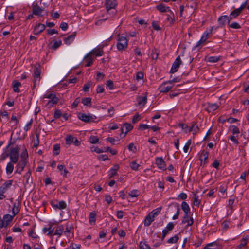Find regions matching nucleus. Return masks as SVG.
Masks as SVG:
<instances>
[{
  "instance_id": "f257e3e1",
  "label": "nucleus",
  "mask_w": 249,
  "mask_h": 249,
  "mask_svg": "<svg viewBox=\"0 0 249 249\" xmlns=\"http://www.w3.org/2000/svg\"><path fill=\"white\" fill-rule=\"evenodd\" d=\"M19 150L20 148L18 145H16L15 147L10 149L9 157H10V161L13 163H17L18 160Z\"/></svg>"
},
{
  "instance_id": "f03ea898",
  "label": "nucleus",
  "mask_w": 249,
  "mask_h": 249,
  "mask_svg": "<svg viewBox=\"0 0 249 249\" xmlns=\"http://www.w3.org/2000/svg\"><path fill=\"white\" fill-rule=\"evenodd\" d=\"M117 41V48L119 51H122L127 48L128 41L126 37L122 36H120Z\"/></svg>"
},
{
  "instance_id": "7ed1b4c3",
  "label": "nucleus",
  "mask_w": 249,
  "mask_h": 249,
  "mask_svg": "<svg viewBox=\"0 0 249 249\" xmlns=\"http://www.w3.org/2000/svg\"><path fill=\"white\" fill-rule=\"evenodd\" d=\"M78 118L81 121L85 123H89L95 122L97 117L93 115H86L85 113H79L78 114Z\"/></svg>"
},
{
  "instance_id": "20e7f679",
  "label": "nucleus",
  "mask_w": 249,
  "mask_h": 249,
  "mask_svg": "<svg viewBox=\"0 0 249 249\" xmlns=\"http://www.w3.org/2000/svg\"><path fill=\"white\" fill-rule=\"evenodd\" d=\"M66 144L70 145L73 143L75 146H78L80 145L81 142L78 139L71 135H67L65 138Z\"/></svg>"
},
{
  "instance_id": "39448f33",
  "label": "nucleus",
  "mask_w": 249,
  "mask_h": 249,
  "mask_svg": "<svg viewBox=\"0 0 249 249\" xmlns=\"http://www.w3.org/2000/svg\"><path fill=\"white\" fill-rule=\"evenodd\" d=\"M51 204L53 208L60 210L64 209L67 207V204L63 200H61L59 202L57 200L53 201L51 202Z\"/></svg>"
},
{
  "instance_id": "423d86ee",
  "label": "nucleus",
  "mask_w": 249,
  "mask_h": 249,
  "mask_svg": "<svg viewBox=\"0 0 249 249\" xmlns=\"http://www.w3.org/2000/svg\"><path fill=\"white\" fill-rule=\"evenodd\" d=\"M213 28L211 27L210 29H207L203 33L200 40V43L205 42L207 39L210 38L213 34Z\"/></svg>"
},
{
  "instance_id": "0eeeda50",
  "label": "nucleus",
  "mask_w": 249,
  "mask_h": 249,
  "mask_svg": "<svg viewBox=\"0 0 249 249\" xmlns=\"http://www.w3.org/2000/svg\"><path fill=\"white\" fill-rule=\"evenodd\" d=\"M105 5L107 12L109 13L110 10L115 9L117 5V1L116 0H106Z\"/></svg>"
},
{
  "instance_id": "6e6552de",
  "label": "nucleus",
  "mask_w": 249,
  "mask_h": 249,
  "mask_svg": "<svg viewBox=\"0 0 249 249\" xmlns=\"http://www.w3.org/2000/svg\"><path fill=\"white\" fill-rule=\"evenodd\" d=\"M181 63V61L180 56H178L175 59V61L172 64V67L170 70V73H173L176 72L178 70Z\"/></svg>"
},
{
  "instance_id": "1a4fd4ad",
  "label": "nucleus",
  "mask_w": 249,
  "mask_h": 249,
  "mask_svg": "<svg viewBox=\"0 0 249 249\" xmlns=\"http://www.w3.org/2000/svg\"><path fill=\"white\" fill-rule=\"evenodd\" d=\"M209 152L208 151L203 150L200 153L199 160L201 161V165L204 166L207 162Z\"/></svg>"
},
{
  "instance_id": "9d476101",
  "label": "nucleus",
  "mask_w": 249,
  "mask_h": 249,
  "mask_svg": "<svg viewBox=\"0 0 249 249\" xmlns=\"http://www.w3.org/2000/svg\"><path fill=\"white\" fill-rule=\"evenodd\" d=\"M231 18L229 16L224 15L220 16L218 19V23L220 27L225 26L227 23H229Z\"/></svg>"
},
{
  "instance_id": "9b49d317",
  "label": "nucleus",
  "mask_w": 249,
  "mask_h": 249,
  "mask_svg": "<svg viewBox=\"0 0 249 249\" xmlns=\"http://www.w3.org/2000/svg\"><path fill=\"white\" fill-rule=\"evenodd\" d=\"M174 227V225L172 222L169 223L167 226L165 227L164 229L162 231V237H161V241H163L165 237L167 234L168 232L173 229Z\"/></svg>"
},
{
  "instance_id": "f8f14e48",
  "label": "nucleus",
  "mask_w": 249,
  "mask_h": 249,
  "mask_svg": "<svg viewBox=\"0 0 249 249\" xmlns=\"http://www.w3.org/2000/svg\"><path fill=\"white\" fill-rule=\"evenodd\" d=\"M27 161H24V160H20V162L18 163L16 165L17 170L15 173L21 174L22 171L24 170Z\"/></svg>"
},
{
  "instance_id": "ddd939ff",
  "label": "nucleus",
  "mask_w": 249,
  "mask_h": 249,
  "mask_svg": "<svg viewBox=\"0 0 249 249\" xmlns=\"http://www.w3.org/2000/svg\"><path fill=\"white\" fill-rule=\"evenodd\" d=\"M156 164L159 169L163 170L166 169L165 163L162 158H157L156 160Z\"/></svg>"
},
{
  "instance_id": "4468645a",
  "label": "nucleus",
  "mask_w": 249,
  "mask_h": 249,
  "mask_svg": "<svg viewBox=\"0 0 249 249\" xmlns=\"http://www.w3.org/2000/svg\"><path fill=\"white\" fill-rule=\"evenodd\" d=\"M32 8L33 14L38 16H41V13L44 11L43 9L40 8L37 4L35 5L33 4Z\"/></svg>"
},
{
  "instance_id": "2eb2a0df",
  "label": "nucleus",
  "mask_w": 249,
  "mask_h": 249,
  "mask_svg": "<svg viewBox=\"0 0 249 249\" xmlns=\"http://www.w3.org/2000/svg\"><path fill=\"white\" fill-rule=\"evenodd\" d=\"M45 29V26L44 24L41 23H38L37 24L34 30V34L35 35H38L40 33L42 32Z\"/></svg>"
},
{
  "instance_id": "dca6fc26",
  "label": "nucleus",
  "mask_w": 249,
  "mask_h": 249,
  "mask_svg": "<svg viewBox=\"0 0 249 249\" xmlns=\"http://www.w3.org/2000/svg\"><path fill=\"white\" fill-rule=\"evenodd\" d=\"M169 83L167 81L164 82L160 86L159 89L160 92L166 93L169 91L171 89V87H167L166 85L168 84Z\"/></svg>"
},
{
  "instance_id": "f3484780",
  "label": "nucleus",
  "mask_w": 249,
  "mask_h": 249,
  "mask_svg": "<svg viewBox=\"0 0 249 249\" xmlns=\"http://www.w3.org/2000/svg\"><path fill=\"white\" fill-rule=\"evenodd\" d=\"M57 169L61 172L60 174L64 178L68 177V174H69V172L66 169L64 165H63V164L58 165L57 166Z\"/></svg>"
},
{
  "instance_id": "a211bd4d",
  "label": "nucleus",
  "mask_w": 249,
  "mask_h": 249,
  "mask_svg": "<svg viewBox=\"0 0 249 249\" xmlns=\"http://www.w3.org/2000/svg\"><path fill=\"white\" fill-rule=\"evenodd\" d=\"M84 63H85L86 67H89L93 63V59L92 58V55L89 53L87 54L84 57Z\"/></svg>"
},
{
  "instance_id": "6ab92c4d",
  "label": "nucleus",
  "mask_w": 249,
  "mask_h": 249,
  "mask_svg": "<svg viewBox=\"0 0 249 249\" xmlns=\"http://www.w3.org/2000/svg\"><path fill=\"white\" fill-rule=\"evenodd\" d=\"M220 245L216 242H213L208 244L203 249H220Z\"/></svg>"
},
{
  "instance_id": "aec40b11",
  "label": "nucleus",
  "mask_w": 249,
  "mask_h": 249,
  "mask_svg": "<svg viewBox=\"0 0 249 249\" xmlns=\"http://www.w3.org/2000/svg\"><path fill=\"white\" fill-rule=\"evenodd\" d=\"M59 98L57 97L56 95L53 96L52 98L50 99L48 101L47 106L48 107L50 108L53 106L54 105L56 104L59 101Z\"/></svg>"
},
{
  "instance_id": "412c9836",
  "label": "nucleus",
  "mask_w": 249,
  "mask_h": 249,
  "mask_svg": "<svg viewBox=\"0 0 249 249\" xmlns=\"http://www.w3.org/2000/svg\"><path fill=\"white\" fill-rule=\"evenodd\" d=\"M76 32L72 33V34L64 39V43L67 45H70L76 35Z\"/></svg>"
},
{
  "instance_id": "4be33fe9",
  "label": "nucleus",
  "mask_w": 249,
  "mask_h": 249,
  "mask_svg": "<svg viewBox=\"0 0 249 249\" xmlns=\"http://www.w3.org/2000/svg\"><path fill=\"white\" fill-rule=\"evenodd\" d=\"M12 86L13 88V91L15 92L19 93L20 92V90L19 89V88L21 87V83L18 80H14L12 82Z\"/></svg>"
},
{
  "instance_id": "5701e85b",
  "label": "nucleus",
  "mask_w": 249,
  "mask_h": 249,
  "mask_svg": "<svg viewBox=\"0 0 249 249\" xmlns=\"http://www.w3.org/2000/svg\"><path fill=\"white\" fill-rule=\"evenodd\" d=\"M41 70L39 67L36 66L34 69V79L35 81L40 80Z\"/></svg>"
},
{
  "instance_id": "b1692460",
  "label": "nucleus",
  "mask_w": 249,
  "mask_h": 249,
  "mask_svg": "<svg viewBox=\"0 0 249 249\" xmlns=\"http://www.w3.org/2000/svg\"><path fill=\"white\" fill-rule=\"evenodd\" d=\"M154 220V218L153 216H152L150 213H149L145 217L144 221V225L145 226H149L150 225L151 223Z\"/></svg>"
},
{
  "instance_id": "393cba45",
  "label": "nucleus",
  "mask_w": 249,
  "mask_h": 249,
  "mask_svg": "<svg viewBox=\"0 0 249 249\" xmlns=\"http://www.w3.org/2000/svg\"><path fill=\"white\" fill-rule=\"evenodd\" d=\"M189 133L190 134L192 133V134L194 135L196 133H197L199 131V128L197 125H196V124L193 123L191 124V126L189 127L188 129Z\"/></svg>"
},
{
  "instance_id": "a878e982",
  "label": "nucleus",
  "mask_w": 249,
  "mask_h": 249,
  "mask_svg": "<svg viewBox=\"0 0 249 249\" xmlns=\"http://www.w3.org/2000/svg\"><path fill=\"white\" fill-rule=\"evenodd\" d=\"M219 106L216 103H208L207 107V110L212 112L218 108Z\"/></svg>"
},
{
  "instance_id": "bb28decb",
  "label": "nucleus",
  "mask_w": 249,
  "mask_h": 249,
  "mask_svg": "<svg viewBox=\"0 0 249 249\" xmlns=\"http://www.w3.org/2000/svg\"><path fill=\"white\" fill-rule=\"evenodd\" d=\"M248 238V236H246L245 238H243L240 240V243L236 247L235 249H242L247 244V240Z\"/></svg>"
},
{
  "instance_id": "cd10ccee",
  "label": "nucleus",
  "mask_w": 249,
  "mask_h": 249,
  "mask_svg": "<svg viewBox=\"0 0 249 249\" xmlns=\"http://www.w3.org/2000/svg\"><path fill=\"white\" fill-rule=\"evenodd\" d=\"M91 55H95L96 56H100L103 55V50L101 48L95 49L89 53Z\"/></svg>"
},
{
  "instance_id": "c85d7f7f",
  "label": "nucleus",
  "mask_w": 249,
  "mask_h": 249,
  "mask_svg": "<svg viewBox=\"0 0 249 249\" xmlns=\"http://www.w3.org/2000/svg\"><path fill=\"white\" fill-rule=\"evenodd\" d=\"M20 203L18 201L17 202H15L14 203L13 208L12 209V213L13 216H15L19 213L20 211Z\"/></svg>"
},
{
  "instance_id": "c756f323",
  "label": "nucleus",
  "mask_w": 249,
  "mask_h": 249,
  "mask_svg": "<svg viewBox=\"0 0 249 249\" xmlns=\"http://www.w3.org/2000/svg\"><path fill=\"white\" fill-rule=\"evenodd\" d=\"M13 183L12 180H10L6 181L5 182H4L3 185L0 187V189L3 191L5 192L6 191L8 188L10 187V186L12 185V184Z\"/></svg>"
},
{
  "instance_id": "7c9ffc66",
  "label": "nucleus",
  "mask_w": 249,
  "mask_h": 249,
  "mask_svg": "<svg viewBox=\"0 0 249 249\" xmlns=\"http://www.w3.org/2000/svg\"><path fill=\"white\" fill-rule=\"evenodd\" d=\"M181 207L185 213V215L182 220V223H185L187 222V203L185 201H183L181 204Z\"/></svg>"
},
{
  "instance_id": "2f4dec72",
  "label": "nucleus",
  "mask_w": 249,
  "mask_h": 249,
  "mask_svg": "<svg viewBox=\"0 0 249 249\" xmlns=\"http://www.w3.org/2000/svg\"><path fill=\"white\" fill-rule=\"evenodd\" d=\"M138 105H142L144 106L147 102V93H145V95L143 97L139 96L137 99Z\"/></svg>"
},
{
  "instance_id": "473e14b6",
  "label": "nucleus",
  "mask_w": 249,
  "mask_h": 249,
  "mask_svg": "<svg viewBox=\"0 0 249 249\" xmlns=\"http://www.w3.org/2000/svg\"><path fill=\"white\" fill-rule=\"evenodd\" d=\"M133 126L131 124H130L129 123H126L124 124L123 127L122 128V129H121L122 132V133L123 132L124 129L125 128V134H126L128 132H129L130 130H131L133 129Z\"/></svg>"
},
{
  "instance_id": "72a5a7b5",
  "label": "nucleus",
  "mask_w": 249,
  "mask_h": 249,
  "mask_svg": "<svg viewBox=\"0 0 249 249\" xmlns=\"http://www.w3.org/2000/svg\"><path fill=\"white\" fill-rule=\"evenodd\" d=\"M14 164L11 161L8 162L6 167V171L7 175L11 174L14 170Z\"/></svg>"
},
{
  "instance_id": "f704fd0d",
  "label": "nucleus",
  "mask_w": 249,
  "mask_h": 249,
  "mask_svg": "<svg viewBox=\"0 0 249 249\" xmlns=\"http://www.w3.org/2000/svg\"><path fill=\"white\" fill-rule=\"evenodd\" d=\"M241 12L242 11L239 8L236 9L231 13L229 17L231 19H232L239 15Z\"/></svg>"
},
{
  "instance_id": "c9c22d12",
  "label": "nucleus",
  "mask_w": 249,
  "mask_h": 249,
  "mask_svg": "<svg viewBox=\"0 0 249 249\" xmlns=\"http://www.w3.org/2000/svg\"><path fill=\"white\" fill-rule=\"evenodd\" d=\"M172 207H174V209L177 210L176 214L173 216V219L175 220L178 218L179 215V212L180 210L179 206L178 204L175 203L172 205Z\"/></svg>"
},
{
  "instance_id": "e433bc0d",
  "label": "nucleus",
  "mask_w": 249,
  "mask_h": 249,
  "mask_svg": "<svg viewBox=\"0 0 249 249\" xmlns=\"http://www.w3.org/2000/svg\"><path fill=\"white\" fill-rule=\"evenodd\" d=\"M219 57L217 56H207L205 57V61L211 63H215L219 60Z\"/></svg>"
},
{
  "instance_id": "4c0bfd02",
  "label": "nucleus",
  "mask_w": 249,
  "mask_h": 249,
  "mask_svg": "<svg viewBox=\"0 0 249 249\" xmlns=\"http://www.w3.org/2000/svg\"><path fill=\"white\" fill-rule=\"evenodd\" d=\"M64 230V227L63 225H59L57 227L56 230L55 231L53 235H57L59 236V237H60L61 235H62Z\"/></svg>"
},
{
  "instance_id": "58836bf2",
  "label": "nucleus",
  "mask_w": 249,
  "mask_h": 249,
  "mask_svg": "<svg viewBox=\"0 0 249 249\" xmlns=\"http://www.w3.org/2000/svg\"><path fill=\"white\" fill-rule=\"evenodd\" d=\"M81 102L84 106H87L89 107L91 106V99L89 97L82 98Z\"/></svg>"
},
{
  "instance_id": "ea45409f",
  "label": "nucleus",
  "mask_w": 249,
  "mask_h": 249,
  "mask_svg": "<svg viewBox=\"0 0 249 249\" xmlns=\"http://www.w3.org/2000/svg\"><path fill=\"white\" fill-rule=\"evenodd\" d=\"M96 213L95 212L90 213L89 217V222L90 224H94L96 221Z\"/></svg>"
},
{
  "instance_id": "a19ab883",
  "label": "nucleus",
  "mask_w": 249,
  "mask_h": 249,
  "mask_svg": "<svg viewBox=\"0 0 249 249\" xmlns=\"http://www.w3.org/2000/svg\"><path fill=\"white\" fill-rule=\"evenodd\" d=\"M14 216L13 215L12 216L8 214L4 216L3 220L5 223V227H7L9 222L12 221Z\"/></svg>"
},
{
  "instance_id": "79ce46f5",
  "label": "nucleus",
  "mask_w": 249,
  "mask_h": 249,
  "mask_svg": "<svg viewBox=\"0 0 249 249\" xmlns=\"http://www.w3.org/2000/svg\"><path fill=\"white\" fill-rule=\"evenodd\" d=\"M157 9L160 12H165L167 9H169V7H165L163 4H160L157 6Z\"/></svg>"
},
{
  "instance_id": "37998d69",
  "label": "nucleus",
  "mask_w": 249,
  "mask_h": 249,
  "mask_svg": "<svg viewBox=\"0 0 249 249\" xmlns=\"http://www.w3.org/2000/svg\"><path fill=\"white\" fill-rule=\"evenodd\" d=\"M192 199L193 200L194 204L196 206L198 205L200 203V201L198 199V196L195 193L192 192Z\"/></svg>"
},
{
  "instance_id": "c03bdc74",
  "label": "nucleus",
  "mask_w": 249,
  "mask_h": 249,
  "mask_svg": "<svg viewBox=\"0 0 249 249\" xmlns=\"http://www.w3.org/2000/svg\"><path fill=\"white\" fill-rule=\"evenodd\" d=\"M92 84H93V83L91 81H88L86 84H85L84 85V86L83 87V89H82L83 90L84 92L89 91V89L90 87L91 86V85H92Z\"/></svg>"
},
{
  "instance_id": "a18cd8bd",
  "label": "nucleus",
  "mask_w": 249,
  "mask_h": 249,
  "mask_svg": "<svg viewBox=\"0 0 249 249\" xmlns=\"http://www.w3.org/2000/svg\"><path fill=\"white\" fill-rule=\"evenodd\" d=\"M230 128L231 131L233 134V135L240 133L239 129L237 127V126L233 125L230 126Z\"/></svg>"
},
{
  "instance_id": "49530a36",
  "label": "nucleus",
  "mask_w": 249,
  "mask_h": 249,
  "mask_svg": "<svg viewBox=\"0 0 249 249\" xmlns=\"http://www.w3.org/2000/svg\"><path fill=\"white\" fill-rule=\"evenodd\" d=\"M60 145L59 144H55L53 145V155L56 156L60 153Z\"/></svg>"
},
{
  "instance_id": "de8ad7c7",
  "label": "nucleus",
  "mask_w": 249,
  "mask_h": 249,
  "mask_svg": "<svg viewBox=\"0 0 249 249\" xmlns=\"http://www.w3.org/2000/svg\"><path fill=\"white\" fill-rule=\"evenodd\" d=\"M161 208L159 207L155 210H153L151 213H149L152 215L153 216V217L155 218L156 216L158 215L159 213L161 211Z\"/></svg>"
},
{
  "instance_id": "09e8293b",
  "label": "nucleus",
  "mask_w": 249,
  "mask_h": 249,
  "mask_svg": "<svg viewBox=\"0 0 249 249\" xmlns=\"http://www.w3.org/2000/svg\"><path fill=\"white\" fill-rule=\"evenodd\" d=\"M179 238L177 235H175L174 236L171 237L167 240V243L169 244L175 243L177 242Z\"/></svg>"
},
{
  "instance_id": "8fccbe9b",
  "label": "nucleus",
  "mask_w": 249,
  "mask_h": 249,
  "mask_svg": "<svg viewBox=\"0 0 249 249\" xmlns=\"http://www.w3.org/2000/svg\"><path fill=\"white\" fill-rule=\"evenodd\" d=\"M20 157L21 160H24V161H27V159L28 158V154L26 149L22 152Z\"/></svg>"
},
{
  "instance_id": "3c124183",
  "label": "nucleus",
  "mask_w": 249,
  "mask_h": 249,
  "mask_svg": "<svg viewBox=\"0 0 249 249\" xmlns=\"http://www.w3.org/2000/svg\"><path fill=\"white\" fill-rule=\"evenodd\" d=\"M99 138L96 136H91L89 137V142L90 143L95 144L98 142Z\"/></svg>"
},
{
  "instance_id": "603ef678",
  "label": "nucleus",
  "mask_w": 249,
  "mask_h": 249,
  "mask_svg": "<svg viewBox=\"0 0 249 249\" xmlns=\"http://www.w3.org/2000/svg\"><path fill=\"white\" fill-rule=\"evenodd\" d=\"M62 45V41L59 40V41H56L53 43V44L52 46V48L56 50L58 48H59L61 45Z\"/></svg>"
},
{
  "instance_id": "864d4df0",
  "label": "nucleus",
  "mask_w": 249,
  "mask_h": 249,
  "mask_svg": "<svg viewBox=\"0 0 249 249\" xmlns=\"http://www.w3.org/2000/svg\"><path fill=\"white\" fill-rule=\"evenodd\" d=\"M140 249H151L150 247L144 242H141L139 244Z\"/></svg>"
},
{
  "instance_id": "5fc2aeb1",
  "label": "nucleus",
  "mask_w": 249,
  "mask_h": 249,
  "mask_svg": "<svg viewBox=\"0 0 249 249\" xmlns=\"http://www.w3.org/2000/svg\"><path fill=\"white\" fill-rule=\"evenodd\" d=\"M130 167L134 170H138L140 165L136 163V161H132L130 164Z\"/></svg>"
},
{
  "instance_id": "6e6d98bb",
  "label": "nucleus",
  "mask_w": 249,
  "mask_h": 249,
  "mask_svg": "<svg viewBox=\"0 0 249 249\" xmlns=\"http://www.w3.org/2000/svg\"><path fill=\"white\" fill-rule=\"evenodd\" d=\"M53 224L52 223H50L49 224V231L47 233V235L48 236H51L53 235V232L54 227L53 226Z\"/></svg>"
},
{
  "instance_id": "4d7b16f0",
  "label": "nucleus",
  "mask_w": 249,
  "mask_h": 249,
  "mask_svg": "<svg viewBox=\"0 0 249 249\" xmlns=\"http://www.w3.org/2000/svg\"><path fill=\"white\" fill-rule=\"evenodd\" d=\"M140 120V116L139 114L135 115L132 120V123L135 124Z\"/></svg>"
},
{
  "instance_id": "13d9d810",
  "label": "nucleus",
  "mask_w": 249,
  "mask_h": 249,
  "mask_svg": "<svg viewBox=\"0 0 249 249\" xmlns=\"http://www.w3.org/2000/svg\"><path fill=\"white\" fill-rule=\"evenodd\" d=\"M129 195L133 197H137L139 196V192L137 190H133L129 192Z\"/></svg>"
},
{
  "instance_id": "bf43d9fd",
  "label": "nucleus",
  "mask_w": 249,
  "mask_h": 249,
  "mask_svg": "<svg viewBox=\"0 0 249 249\" xmlns=\"http://www.w3.org/2000/svg\"><path fill=\"white\" fill-rule=\"evenodd\" d=\"M62 115V113L60 110L56 109L55 110L54 113V118L55 119H58L60 118Z\"/></svg>"
},
{
  "instance_id": "052dcab7",
  "label": "nucleus",
  "mask_w": 249,
  "mask_h": 249,
  "mask_svg": "<svg viewBox=\"0 0 249 249\" xmlns=\"http://www.w3.org/2000/svg\"><path fill=\"white\" fill-rule=\"evenodd\" d=\"M98 159L99 160H101L103 161H106L107 160H109L107 155H106V154H103V155H100L98 156Z\"/></svg>"
},
{
  "instance_id": "680f3d73",
  "label": "nucleus",
  "mask_w": 249,
  "mask_h": 249,
  "mask_svg": "<svg viewBox=\"0 0 249 249\" xmlns=\"http://www.w3.org/2000/svg\"><path fill=\"white\" fill-rule=\"evenodd\" d=\"M107 85L109 89L111 90L114 89L113 82L111 80H108L107 81Z\"/></svg>"
},
{
  "instance_id": "e2e57ef3",
  "label": "nucleus",
  "mask_w": 249,
  "mask_h": 249,
  "mask_svg": "<svg viewBox=\"0 0 249 249\" xmlns=\"http://www.w3.org/2000/svg\"><path fill=\"white\" fill-rule=\"evenodd\" d=\"M229 139L233 142L234 143V144H236V145H238L239 142V141H238V140L236 139V137L234 136V135H231L229 137Z\"/></svg>"
},
{
  "instance_id": "0e129e2a",
  "label": "nucleus",
  "mask_w": 249,
  "mask_h": 249,
  "mask_svg": "<svg viewBox=\"0 0 249 249\" xmlns=\"http://www.w3.org/2000/svg\"><path fill=\"white\" fill-rule=\"evenodd\" d=\"M54 95H55V94L53 92L47 93L43 95V98H48L50 99Z\"/></svg>"
},
{
  "instance_id": "69168bd1",
  "label": "nucleus",
  "mask_w": 249,
  "mask_h": 249,
  "mask_svg": "<svg viewBox=\"0 0 249 249\" xmlns=\"http://www.w3.org/2000/svg\"><path fill=\"white\" fill-rule=\"evenodd\" d=\"M229 27L233 29H239L241 28L240 25L237 22H233L229 25Z\"/></svg>"
},
{
  "instance_id": "338daca9",
  "label": "nucleus",
  "mask_w": 249,
  "mask_h": 249,
  "mask_svg": "<svg viewBox=\"0 0 249 249\" xmlns=\"http://www.w3.org/2000/svg\"><path fill=\"white\" fill-rule=\"evenodd\" d=\"M128 149L129 151H132L133 152H136V147L134 146V144L133 143H131L129 144L128 145Z\"/></svg>"
},
{
  "instance_id": "774afa93",
  "label": "nucleus",
  "mask_w": 249,
  "mask_h": 249,
  "mask_svg": "<svg viewBox=\"0 0 249 249\" xmlns=\"http://www.w3.org/2000/svg\"><path fill=\"white\" fill-rule=\"evenodd\" d=\"M68 24L66 22H62L60 25V28L63 30V31H66L68 29Z\"/></svg>"
}]
</instances>
